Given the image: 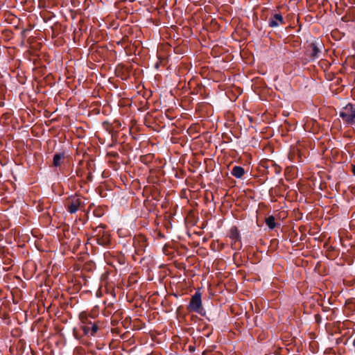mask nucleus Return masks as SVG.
Instances as JSON below:
<instances>
[{
    "label": "nucleus",
    "instance_id": "8",
    "mask_svg": "<svg viewBox=\"0 0 355 355\" xmlns=\"http://www.w3.org/2000/svg\"><path fill=\"white\" fill-rule=\"evenodd\" d=\"M283 24H284V19L280 14H275L269 19V26L272 28L277 27Z\"/></svg>",
    "mask_w": 355,
    "mask_h": 355
},
{
    "label": "nucleus",
    "instance_id": "6",
    "mask_svg": "<svg viewBox=\"0 0 355 355\" xmlns=\"http://www.w3.org/2000/svg\"><path fill=\"white\" fill-rule=\"evenodd\" d=\"M323 45L317 42L311 43L308 48L310 52V56L313 60L318 58L322 51Z\"/></svg>",
    "mask_w": 355,
    "mask_h": 355
},
{
    "label": "nucleus",
    "instance_id": "1",
    "mask_svg": "<svg viewBox=\"0 0 355 355\" xmlns=\"http://www.w3.org/2000/svg\"><path fill=\"white\" fill-rule=\"evenodd\" d=\"M86 198L79 195H74L68 197L64 203L67 211L70 214H75L78 211L83 210L85 206Z\"/></svg>",
    "mask_w": 355,
    "mask_h": 355
},
{
    "label": "nucleus",
    "instance_id": "4",
    "mask_svg": "<svg viewBox=\"0 0 355 355\" xmlns=\"http://www.w3.org/2000/svg\"><path fill=\"white\" fill-rule=\"evenodd\" d=\"M202 307L201 293L196 292L191 298L189 309L191 311L199 313Z\"/></svg>",
    "mask_w": 355,
    "mask_h": 355
},
{
    "label": "nucleus",
    "instance_id": "9",
    "mask_svg": "<svg viewBox=\"0 0 355 355\" xmlns=\"http://www.w3.org/2000/svg\"><path fill=\"white\" fill-rule=\"evenodd\" d=\"M231 173L236 178H241L245 174V170L241 166H235L232 168Z\"/></svg>",
    "mask_w": 355,
    "mask_h": 355
},
{
    "label": "nucleus",
    "instance_id": "3",
    "mask_svg": "<svg viewBox=\"0 0 355 355\" xmlns=\"http://www.w3.org/2000/svg\"><path fill=\"white\" fill-rule=\"evenodd\" d=\"M339 116L343 123L347 125H353L355 124V105L348 103L343 107L340 112Z\"/></svg>",
    "mask_w": 355,
    "mask_h": 355
},
{
    "label": "nucleus",
    "instance_id": "12",
    "mask_svg": "<svg viewBox=\"0 0 355 355\" xmlns=\"http://www.w3.org/2000/svg\"><path fill=\"white\" fill-rule=\"evenodd\" d=\"M352 173L355 175V164H352Z\"/></svg>",
    "mask_w": 355,
    "mask_h": 355
},
{
    "label": "nucleus",
    "instance_id": "11",
    "mask_svg": "<svg viewBox=\"0 0 355 355\" xmlns=\"http://www.w3.org/2000/svg\"><path fill=\"white\" fill-rule=\"evenodd\" d=\"M266 223L270 230H273L276 226L275 217L270 216L269 217L266 218Z\"/></svg>",
    "mask_w": 355,
    "mask_h": 355
},
{
    "label": "nucleus",
    "instance_id": "7",
    "mask_svg": "<svg viewBox=\"0 0 355 355\" xmlns=\"http://www.w3.org/2000/svg\"><path fill=\"white\" fill-rule=\"evenodd\" d=\"M229 237L232 240V245L236 244L237 242L241 241V235L238 228L236 226H233L230 228Z\"/></svg>",
    "mask_w": 355,
    "mask_h": 355
},
{
    "label": "nucleus",
    "instance_id": "2",
    "mask_svg": "<svg viewBox=\"0 0 355 355\" xmlns=\"http://www.w3.org/2000/svg\"><path fill=\"white\" fill-rule=\"evenodd\" d=\"M81 322L80 329L83 331L85 335L94 336L98 330V326L95 322L92 321V317L84 312L79 315Z\"/></svg>",
    "mask_w": 355,
    "mask_h": 355
},
{
    "label": "nucleus",
    "instance_id": "5",
    "mask_svg": "<svg viewBox=\"0 0 355 355\" xmlns=\"http://www.w3.org/2000/svg\"><path fill=\"white\" fill-rule=\"evenodd\" d=\"M95 232L97 233L94 236L96 237V242L98 245L105 246L110 243V240L109 235L107 233H105L103 227H97Z\"/></svg>",
    "mask_w": 355,
    "mask_h": 355
},
{
    "label": "nucleus",
    "instance_id": "10",
    "mask_svg": "<svg viewBox=\"0 0 355 355\" xmlns=\"http://www.w3.org/2000/svg\"><path fill=\"white\" fill-rule=\"evenodd\" d=\"M64 153H57L53 156V164L54 166L58 167L61 164V160L64 157Z\"/></svg>",
    "mask_w": 355,
    "mask_h": 355
}]
</instances>
